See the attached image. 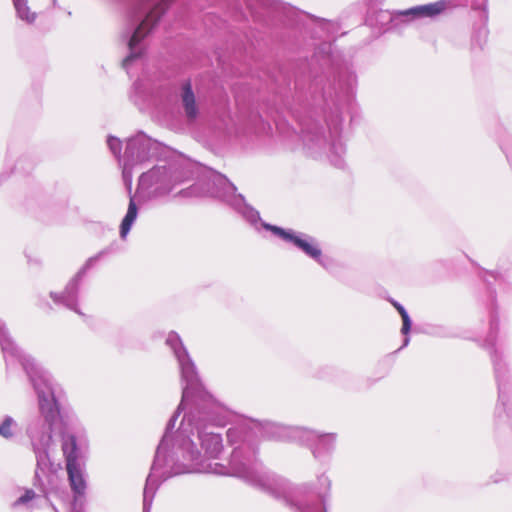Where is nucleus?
<instances>
[{"instance_id":"1","label":"nucleus","mask_w":512,"mask_h":512,"mask_svg":"<svg viewBox=\"0 0 512 512\" xmlns=\"http://www.w3.org/2000/svg\"><path fill=\"white\" fill-rule=\"evenodd\" d=\"M172 0H162L161 3L156 5L146 16V18L140 23L135 32L133 33L129 46L133 48L136 46L144 37L149 33L152 27L158 22L161 16L166 11L168 5Z\"/></svg>"},{"instance_id":"2","label":"nucleus","mask_w":512,"mask_h":512,"mask_svg":"<svg viewBox=\"0 0 512 512\" xmlns=\"http://www.w3.org/2000/svg\"><path fill=\"white\" fill-rule=\"evenodd\" d=\"M181 101L185 111V115L189 120L196 119L198 115V107L196 103V97L192 90L190 81H186L182 85L181 89Z\"/></svg>"},{"instance_id":"3","label":"nucleus","mask_w":512,"mask_h":512,"mask_svg":"<svg viewBox=\"0 0 512 512\" xmlns=\"http://www.w3.org/2000/svg\"><path fill=\"white\" fill-rule=\"evenodd\" d=\"M446 8L444 1H438L410 9L405 14H413L419 17H433L442 13Z\"/></svg>"},{"instance_id":"4","label":"nucleus","mask_w":512,"mask_h":512,"mask_svg":"<svg viewBox=\"0 0 512 512\" xmlns=\"http://www.w3.org/2000/svg\"><path fill=\"white\" fill-rule=\"evenodd\" d=\"M62 451L65 457L66 466L78 464V448L76 437L74 435H67L63 438Z\"/></svg>"},{"instance_id":"5","label":"nucleus","mask_w":512,"mask_h":512,"mask_svg":"<svg viewBox=\"0 0 512 512\" xmlns=\"http://www.w3.org/2000/svg\"><path fill=\"white\" fill-rule=\"evenodd\" d=\"M70 485L72 490L79 495H82L85 491L86 484L79 468V464L76 465H67L66 467Z\"/></svg>"},{"instance_id":"6","label":"nucleus","mask_w":512,"mask_h":512,"mask_svg":"<svg viewBox=\"0 0 512 512\" xmlns=\"http://www.w3.org/2000/svg\"><path fill=\"white\" fill-rule=\"evenodd\" d=\"M294 245L296 247H298L299 249H301L305 254H307L308 256H310L311 258H313L315 260H319L322 255L321 249L316 244L309 242L307 240L301 239L298 236L296 237V239L294 241Z\"/></svg>"},{"instance_id":"7","label":"nucleus","mask_w":512,"mask_h":512,"mask_svg":"<svg viewBox=\"0 0 512 512\" xmlns=\"http://www.w3.org/2000/svg\"><path fill=\"white\" fill-rule=\"evenodd\" d=\"M41 412L43 413L46 421L51 425L59 416V409L55 402L45 401L40 404Z\"/></svg>"},{"instance_id":"8","label":"nucleus","mask_w":512,"mask_h":512,"mask_svg":"<svg viewBox=\"0 0 512 512\" xmlns=\"http://www.w3.org/2000/svg\"><path fill=\"white\" fill-rule=\"evenodd\" d=\"M265 227H266V229L270 230L273 234L277 235L281 239L288 241V242H292L294 244V241H295L297 235H295L291 231H287L281 227L274 226V225H266Z\"/></svg>"},{"instance_id":"9","label":"nucleus","mask_w":512,"mask_h":512,"mask_svg":"<svg viewBox=\"0 0 512 512\" xmlns=\"http://www.w3.org/2000/svg\"><path fill=\"white\" fill-rule=\"evenodd\" d=\"M12 425H13V419L10 417H7L3 423L0 425V435L4 438H10L12 437Z\"/></svg>"},{"instance_id":"10","label":"nucleus","mask_w":512,"mask_h":512,"mask_svg":"<svg viewBox=\"0 0 512 512\" xmlns=\"http://www.w3.org/2000/svg\"><path fill=\"white\" fill-rule=\"evenodd\" d=\"M35 498V492L32 489H28L25 493L17 499L15 505L26 504Z\"/></svg>"},{"instance_id":"11","label":"nucleus","mask_w":512,"mask_h":512,"mask_svg":"<svg viewBox=\"0 0 512 512\" xmlns=\"http://www.w3.org/2000/svg\"><path fill=\"white\" fill-rule=\"evenodd\" d=\"M137 211H138L137 206H136L134 200L131 198L125 217L134 222L137 217Z\"/></svg>"},{"instance_id":"12","label":"nucleus","mask_w":512,"mask_h":512,"mask_svg":"<svg viewBox=\"0 0 512 512\" xmlns=\"http://www.w3.org/2000/svg\"><path fill=\"white\" fill-rule=\"evenodd\" d=\"M133 224L132 220H129L128 218L124 217L122 220L121 226H120V235L122 238H125L128 232L130 231V228Z\"/></svg>"},{"instance_id":"13","label":"nucleus","mask_w":512,"mask_h":512,"mask_svg":"<svg viewBox=\"0 0 512 512\" xmlns=\"http://www.w3.org/2000/svg\"><path fill=\"white\" fill-rule=\"evenodd\" d=\"M14 5H15L18 13L20 14V16L22 18H25L28 21H32L34 19V15L29 17V15L24 14V8H23V5H22V0H14Z\"/></svg>"},{"instance_id":"14","label":"nucleus","mask_w":512,"mask_h":512,"mask_svg":"<svg viewBox=\"0 0 512 512\" xmlns=\"http://www.w3.org/2000/svg\"><path fill=\"white\" fill-rule=\"evenodd\" d=\"M206 441H210L214 445L212 453H218L221 448V439L218 435H211Z\"/></svg>"},{"instance_id":"15","label":"nucleus","mask_w":512,"mask_h":512,"mask_svg":"<svg viewBox=\"0 0 512 512\" xmlns=\"http://www.w3.org/2000/svg\"><path fill=\"white\" fill-rule=\"evenodd\" d=\"M402 322H403L402 332H403V334H407L411 328V322H410L409 316L406 315V316L402 317Z\"/></svg>"},{"instance_id":"16","label":"nucleus","mask_w":512,"mask_h":512,"mask_svg":"<svg viewBox=\"0 0 512 512\" xmlns=\"http://www.w3.org/2000/svg\"><path fill=\"white\" fill-rule=\"evenodd\" d=\"M393 306L397 309V311L399 312V314L401 315V318L408 315L406 310L403 308V306H401L399 303L397 302H393Z\"/></svg>"}]
</instances>
